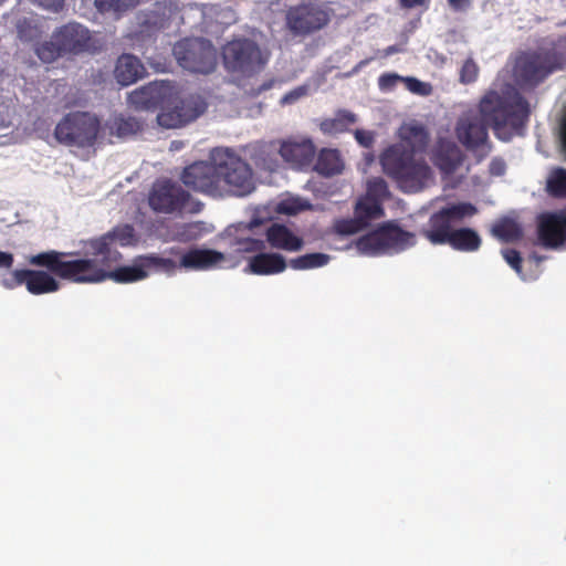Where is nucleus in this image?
<instances>
[{
	"instance_id": "f257e3e1",
	"label": "nucleus",
	"mask_w": 566,
	"mask_h": 566,
	"mask_svg": "<svg viewBox=\"0 0 566 566\" xmlns=\"http://www.w3.org/2000/svg\"><path fill=\"white\" fill-rule=\"evenodd\" d=\"M135 241L134 227L119 224L85 242L92 258H76L75 252L50 250L32 255L29 262L35 266L48 268L59 279L72 283L92 284L108 279L117 283H130L148 275L138 258L133 265L119 266L113 271L111 268L122 260L123 255L117 248L132 245Z\"/></svg>"
},
{
	"instance_id": "f03ea898",
	"label": "nucleus",
	"mask_w": 566,
	"mask_h": 566,
	"mask_svg": "<svg viewBox=\"0 0 566 566\" xmlns=\"http://www.w3.org/2000/svg\"><path fill=\"white\" fill-rule=\"evenodd\" d=\"M527 101L513 87L501 92L488 91L479 103V116L465 115L458 119L455 136L469 150H476L488 143V127L504 142L522 135L528 122Z\"/></svg>"
},
{
	"instance_id": "7ed1b4c3",
	"label": "nucleus",
	"mask_w": 566,
	"mask_h": 566,
	"mask_svg": "<svg viewBox=\"0 0 566 566\" xmlns=\"http://www.w3.org/2000/svg\"><path fill=\"white\" fill-rule=\"evenodd\" d=\"M384 172L403 192L421 191L432 178V170L422 156L408 150L405 144H394L380 155Z\"/></svg>"
},
{
	"instance_id": "20e7f679",
	"label": "nucleus",
	"mask_w": 566,
	"mask_h": 566,
	"mask_svg": "<svg viewBox=\"0 0 566 566\" xmlns=\"http://www.w3.org/2000/svg\"><path fill=\"white\" fill-rule=\"evenodd\" d=\"M93 48L91 31L85 25L72 21L56 28L50 40L36 44L34 52L43 63H52L59 57L90 52Z\"/></svg>"
},
{
	"instance_id": "39448f33",
	"label": "nucleus",
	"mask_w": 566,
	"mask_h": 566,
	"mask_svg": "<svg viewBox=\"0 0 566 566\" xmlns=\"http://www.w3.org/2000/svg\"><path fill=\"white\" fill-rule=\"evenodd\" d=\"M101 132L99 118L90 112H71L54 128V138L61 145L90 148L96 144Z\"/></svg>"
},
{
	"instance_id": "423d86ee",
	"label": "nucleus",
	"mask_w": 566,
	"mask_h": 566,
	"mask_svg": "<svg viewBox=\"0 0 566 566\" xmlns=\"http://www.w3.org/2000/svg\"><path fill=\"white\" fill-rule=\"evenodd\" d=\"M476 213L478 208L471 202L447 205L430 216L428 227L420 234L433 245L447 244L457 227Z\"/></svg>"
},
{
	"instance_id": "0eeeda50",
	"label": "nucleus",
	"mask_w": 566,
	"mask_h": 566,
	"mask_svg": "<svg viewBox=\"0 0 566 566\" xmlns=\"http://www.w3.org/2000/svg\"><path fill=\"white\" fill-rule=\"evenodd\" d=\"M177 63L193 73L209 74L217 65V53L209 40L186 38L178 41L172 49Z\"/></svg>"
},
{
	"instance_id": "6e6552de",
	"label": "nucleus",
	"mask_w": 566,
	"mask_h": 566,
	"mask_svg": "<svg viewBox=\"0 0 566 566\" xmlns=\"http://www.w3.org/2000/svg\"><path fill=\"white\" fill-rule=\"evenodd\" d=\"M217 158H221V197L224 193L243 197L254 190L252 169L245 161L228 149L218 150Z\"/></svg>"
},
{
	"instance_id": "1a4fd4ad",
	"label": "nucleus",
	"mask_w": 566,
	"mask_h": 566,
	"mask_svg": "<svg viewBox=\"0 0 566 566\" xmlns=\"http://www.w3.org/2000/svg\"><path fill=\"white\" fill-rule=\"evenodd\" d=\"M218 150L222 149L216 148L212 151V163L196 161L185 167L180 179L186 187L201 193L221 197V158H217Z\"/></svg>"
},
{
	"instance_id": "9d476101",
	"label": "nucleus",
	"mask_w": 566,
	"mask_h": 566,
	"mask_svg": "<svg viewBox=\"0 0 566 566\" xmlns=\"http://www.w3.org/2000/svg\"><path fill=\"white\" fill-rule=\"evenodd\" d=\"M222 59L228 71L241 74H252L266 63L258 44L249 39L228 42L223 46Z\"/></svg>"
},
{
	"instance_id": "9b49d317",
	"label": "nucleus",
	"mask_w": 566,
	"mask_h": 566,
	"mask_svg": "<svg viewBox=\"0 0 566 566\" xmlns=\"http://www.w3.org/2000/svg\"><path fill=\"white\" fill-rule=\"evenodd\" d=\"M559 66L558 56L555 52L532 51L522 54L517 59L516 74L523 83L536 86Z\"/></svg>"
},
{
	"instance_id": "f8f14e48",
	"label": "nucleus",
	"mask_w": 566,
	"mask_h": 566,
	"mask_svg": "<svg viewBox=\"0 0 566 566\" xmlns=\"http://www.w3.org/2000/svg\"><path fill=\"white\" fill-rule=\"evenodd\" d=\"M45 269L48 271L30 269L13 270L4 275L0 283L8 290L24 285L28 292L33 295L57 292L61 285L54 276H59L52 273L48 268Z\"/></svg>"
},
{
	"instance_id": "ddd939ff",
	"label": "nucleus",
	"mask_w": 566,
	"mask_h": 566,
	"mask_svg": "<svg viewBox=\"0 0 566 566\" xmlns=\"http://www.w3.org/2000/svg\"><path fill=\"white\" fill-rule=\"evenodd\" d=\"M331 20L329 11L316 2L301 3L286 13V23L295 34H310L321 30Z\"/></svg>"
},
{
	"instance_id": "4468645a",
	"label": "nucleus",
	"mask_w": 566,
	"mask_h": 566,
	"mask_svg": "<svg viewBox=\"0 0 566 566\" xmlns=\"http://www.w3.org/2000/svg\"><path fill=\"white\" fill-rule=\"evenodd\" d=\"M189 199V192L181 186L165 179L158 180L153 185L148 197V205L155 212L171 214L181 212Z\"/></svg>"
},
{
	"instance_id": "2eb2a0df",
	"label": "nucleus",
	"mask_w": 566,
	"mask_h": 566,
	"mask_svg": "<svg viewBox=\"0 0 566 566\" xmlns=\"http://www.w3.org/2000/svg\"><path fill=\"white\" fill-rule=\"evenodd\" d=\"M207 109V102L198 94H190L179 99L170 109H163L157 115V122L165 128L182 127L202 115Z\"/></svg>"
},
{
	"instance_id": "dca6fc26",
	"label": "nucleus",
	"mask_w": 566,
	"mask_h": 566,
	"mask_svg": "<svg viewBox=\"0 0 566 566\" xmlns=\"http://www.w3.org/2000/svg\"><path fill=\"white\" fill-rule=\"evenodd\" d=\"M385 214L382 205L376 200L360 197L354 208V217L339 219L335 222V232L342 235H352L368 228L373 221Z\"/></svg>"
},
{
	"instance_id": "f3484780",
	"label": "nucleus",
	"mask_w": 566,
	"mask_h": 566,
	"mask_svg": "<svg viewBox=\"0 0 566 566\" xmlns=\"http://www.w3.org/2000/svg\"><path fill=\"white\" fill-rule=\"evenodd\" d=\"M172 95V87L168 82H153L128 94V103L136 109L154 111L164 108Z\"/></svg>"
},
{
	"instance_id": "a211bd4d",
	"label": "nucleus",
	"mask_w": 566,
	"mask_h": 566,
	"mask_svg": "<svg viewBox=\"0 0 566 566\" xmlns=\"http://www.w3.org/2000/svg\"><path fill=\"white\" fill-rule=\"evenodd\" d=\"M279 154L283 160L296 170L312 168L316 147L311 138H287L281 142Z\"/></svg>"
},
{
	"instance_id": "6ab92c4d",
	"label": "nucleus",
	"mask_w": 566,
	"mask_h": 566,
	"mask_svg": "<svg viewBox=\"0 0 566 566\" xmlns=\"http://www.w3.org/2000/svg\"><path fill=\"white\" fill-rule=\"evenodd\" d=\"M565 210L546 212L538 217L537 240L546 249H557L566 242Z\"/></svg>"
},
{
	"instance_id": "aec40b11",
	"label": "nucleus",
	"mask_w": 566,
	"mask_h": 566,
	"mask_svg": "<svg viewBox=\"0 0 566 566\" xmlns=\"http://www.w3.org/2000/svg\"><path fill=\"white\" fill-rule=\"evenodd\" d=\"M269 244L279 250L295 252L303 248V239L295 235L285 224L272 223L265 231Z\"/></svg>"
},
{
	"instance_id": "412c9836",
	"label": "nucleus",
	"mask_w": 566,
	"mask_h": 566,
	"mask_svg": "<svg viewBox=\"0 0 566 566\" xmlns=\"http://www.w3.org/2000/svg\"><path fill=\"white\" fill-rule=\"evenodd\" d=\"M144 73L143 63L133 54L124 53L116 61L114 76L122 86L134 84L143 77Z\"/></svg>"
},
{
	"instance_id": "4be33fe9",
	"label": "nucleus",
	"mask_w": 566,
	"mask_h": 566,
	"mask_svg": "<svg viewBox=\"0 0 566 566\" xmlns=\"http://www.w3.org/2000/svg\"><path fill=\"white\" fill-rule=\"evenodd\" d=\"M224 261V254L211 249H191L180 260V266L191 270H208Z\"/></svg>"
},
{
	"instance_id": "5701e85b",
	"label": "nucleus",
	"mask_w": 566,
	"mask_h": 566,
	"mask_svg": "<svg viewBox=\"0 0 566 566\" xmlns=\"http://www.w3.org/2000/svg\"><path fill=\"white\" fill-rule=\"evenodd\" d=\"M400 144H405L408 150L416 154L423 153L429 144V132L424 125L411 122L403 124L399 129Z\"/></svg>"
},
{
	"instance_id": "b1692460",
	"label": "nucleus",
	"mask_w": 566,
	"mask_h": 566,
	"mask_svg": "<svg viewBox=\"0 0 566 566\" xmlns=\"http://www.w3.org/2000/svg\"><path fill=\"white\" fill-rule=\"evenodd\" d=\"M249 271L256 275L282 273L286 269L285 259L279 253H258L249 260Z\"/></svg>"
},
{
	"instance_id": "393cba45",
	"label": "nucleus",
	"mask_w": 566,
	"mask_h": 566,
	"mask_svg": "<svg viewBox=\"0 0 566 566\" xmlns=\"http://www.w3.org/2000/svg\"><path fill=\"white\" fill-rule=\"evenodd\" d=\"M386 250H394L396 252L403 251L416 244V234L406 230L392 222H386L382 226Z\"/></svg>"
},
{
	"instance_id": "a878e982",
	"label": "nucleus",
	"mask_w": 566,
	"mask_h": 566,
	"mask_svg": "<svg viewBox=\"0 0 566 566\" xmlns=\"http://www.w3.org/2000/svg\"><path fill=\"white\" fill-rule=\"evenodd\" d=\"M312 167L318 175L331 177L340 174L344 164L337 149L323 148Z\"/></svg>"
},
{
	"instance_id": "bb28decb",
	"label": "nucleus",
	"mask_w": 566,
	"mask_h": 566,
	"mask_svg": "<svg viewBox=\"0 0 566 566\" xmlns=\"http://www.w3.org/2000/svg\"><path fill=\"white\" fill-rule=\"evenodd\" d=\"M447 244L458 251L473 252L481 247V238L471 228H457Z\"/></svg>"
},
{
	"instance_id": "cd10ccee",
	"label": "nucleus",
	"mask_w": 566,
	"mask_h": 566,
	"mask_svg": "<svg viewBox=\"0 0 566 566\" xmlns=\"http://www.w3.org/2000/svg\"><path fill=\"white\" fill-rule=\"evenodd\" d=\"M355 247L359 253L366 255H378L387 252L382 227L361 235L355 242Z\"/></svg>"
},
{
	"instance_id": "c85d7f7f",
	"label": "nucleus",
	"mask_w": 566,
	"mask_h": 566,
	"mask_svg": "<svg viewBox=\"0 0 566 566\" xmlns=\"http://www.w3.org/2000/svg\"><path fill=\"white\" fill-rule=\"evenodd\" d=\"M142 129V123L134 117H115L109 125V132L119 138L137 134Z\"/></svg>"
},
{
	"instance_id": "c756f323",
	"label": "nucleus",
	"mask_w": 566,
	"mask_h": 566,
	"mask_svg": "<svg viewBox=\"0 0 566 566\" xmlns=\"http://www.w3.org/2000/svg\"><path fill=\"white\" fill-rule=\"evenodd\" d=\"M356 115L349 111L340 109L335 118L326 119L322 124V128L329 133L345 132L350 125L355 124Z\"/></svg>"
},
{
	"instance_id": "7c9ffc66",
	"label": "nucleus",
	"mask_w": 566,
	"mask_h": 566,
	"mask_svg": "<svg viewBox=\"0 0 566 566\" xmlns=\"http://www.w3.org/2000/svg\"><path fill=\"white\" fill-rule=\"evenodd\" d=\"M492 233L502 241L510 242L522 237V229L514 220L503 219L493 226Z\"/></svg>"
},
{
	"instance_id": "2f4dec72",
	"label": "nucleus",
	"mask_w": 566,
	"mask_h": 566,
	"mask_svg": "<svg viewBox=\"0 0 566 566\" xmlns=\"http://www.w3.org/2000/svg\"><path fill=\"white\" fill-rule=\"evenodd\" d=\"M329 259L325 253H307L292 259L290 265L294 270H308L326 265Z\"/></svg>"
},
{
	"instance_id": "473e14b6",
	"label": "nucleus",
	"mask_w": 566,
	"mask_h": 566,
	"mask_svg": "<svg viewBox=\"0 0 566 566\" xmlns=\"http://www.w3.org/2000/svg\"><path fill=\"white\" fill-rule=\"evenodd\" d=\"M139 0H95V7L101 13L122 15L127 10L135 8Z\"/></svg>"
},
{
	"instance_id": "72a5a7b5",
	"label": "nucleus",
	"mask_w": 566,
	"mask_h": 566,
	"mask_svg": "<svg viewBox=\"0 0 566 566\" xmlns=\"http://www.w3.org/2000/svg\"><path fill=\"white\" fill-rule=\"evenodd\" d=\"M140 264L145 271L155 270L166 273H172L177 265L174 260L161 258L156 254L138 256Z\"/></svg>"
},
{
	"instance_id": "f704fd0d",
	"label": "nucleus",
	"mask_w": 566,
	"mask_h": 566,
	"mask_svg": "<svg viewBox=\"0 0 566 566\" xmlns=\"http://www.w3.org/2000/svg\"><path fill=\"white\" fill-rule=\"evenodd\" d=\"M547 192L554 198H566V169H554L546 184Z\"/></svg>"
},
{
	"instance_id": "c9c22d12",
	"label": "nucleus",
	"mask_w": 566,
	"mask_h": 566,
	"mask_svg": "<svg viewBox=\"0 0 566 566\" xmlns=\"http://www.w3.org/2000/svg\"><path fill=\"white\" fill-rule=\"evenodd\" d=\"M376 200L382 205V201L389 197L388 185L382 178H374L367 182L366 193L363 196Z\"/></svg>"
},
{
	"instance_id": "e433bc0d",
	"label": "nucleus",
	"mask_w": 566,
	"mask_h": 566,
	"mask_svg": "<svg viewBox=\"0 0 566 566\" xmlns=\"http://www.w3.org/2000/svg\"><path fill=\"white\" fill-rule=\"evenodd\" d=\"M479 71L475 61L472 57H468L460 70V82L462 84L474 83L478 80Z\"/></svg>"
},
{
	"instance_id": "4c0bfd02",
	"label": "nucleus",
	"mask_w": 566,
	"mask_h": 566,
	"mask_svg": "<svg viewBox=\"0 0 566 566\" xmlns=\"http://www.w3.org/2000/svg\"><path fill=\"white\" fill-rule=\"evenodd\" d=\"M235 244L238 245L239 252L244 253H252V252H259L261 253L263 250H265V242L261 239H254V238H241L235 241Z\"/></svg>"
},
{
	"instance_id": "58836bf2",
	"label": "nucleus",
	"mask_w": 566,
	"mask_h": 566,
	"mask_svg": "<svg viewBox=\"0 0 566 566\" xmlns=\"http://www.w3.org/2000/svg\"><path fill=\"white\" fill-rule=\"evenodd\" d=\"M502 255L504 260L511 265V268L516 271V273H522V256L517 250L504 249L502 250Z\"/></svg>"
},
{
	"instance_id": "ea45409f",
	"label": "nucleus",
	"mask_w": 566,
	"mask_h": 566,
	"mask_svg": "<svg viewBox=\"0 0 566 566\" xmlns=\"http://www.w3.org/2000/svg\"><path fill=\"white\" fill-rule=\"evenodd\" d=\"M403 78L398 74L394 73H384L378 78V86L381 91H390L392 90L399 81Z\"/></svg>"
},
{
	"instance_id": "a19ab883",
	"label": "nucleus",
	"mask_w": 566,
	"mask_h": 566,
	"mask_svg": "<svg viewBox=\"0 0 566 566\" xmlns=\"http://www.w3.org/2000/svg\"><path fill=\"white\" fill-rule=\"evenodd\" d=\"M33 4L41 7L44 10L57 13L63 10L64 0H30Z\"/></svg>"
},
{
	"instance_id": "79ce46f5",
	"label": "nucleus",
	"mask_w": 566,
	"mask_h": 566,
	"mask_svg": "<svg viewBox=\"0 0 566 566\" xmlns=\"http://www.w3.org/2000/svg\"><path fill=\"white\" fill-rule=\"evenodd\" d=\"M406 83H407V87L412 93H417L420 95H427L430 92L428 84H426L417 78L408 77V78H406Z\"/></svg>"
},
{
	"instance_id": "37998d69",
	"label": "nucleus",
	"mask_w": 566,
	"mask_h": 566,
	"mask_svg": "<svg viewBox=\"0 0 566 566\" xmlns=\"http://www.w3.org/2000/svg\"><path fill=\"white\" fill-rule=\"evenodd\" d=\"M306 93V88L303 87V86H300V87H296L294 88L293 91L286 93L282 98H281V104L282 105H287V104H293L294 102H296L300 97L304 96Z\"/></svg>"
},
{
	"instance_id": "c03bdc74",
	"label": "nucleus",
	"mask_w": 566,
	"mask_h": 566,
	"mask_svg": "<svg viewBox=\"0 0 566 566\" xmlns=\"http://www.w3.org/2000/svg\"><path fill=\"white\" fill-rule=\"evenodd\" d=\"M355 138L359 145L366 148L370 147L374 143L373 134L363 129H356Z\"/></svg>"
},
{
	"instance_id": "a18cd8bd",
	"label": "nucleus",
	"mask_w": 566,
	"mask_h": 566,
	"mask_svg": "<svg viewBox=\"0 0 566 566\" xmlns=\"http://www.w3.org/2000/svg\"><path fill=\"white\" fill-rule=\"evenodd\" d=\"M454 12H464L472 6V0H447Z\"/></svg>"
},
{
	"instance_id": "49530a36",
	"label": "nucleus",
	"mask_w": 566,
	"mask_h": 566,
	"mask_svg": "<svg viewBox=\"0 0 566 566\" xmlns=\"http://www.w3.org/2000/svg\"><path fill=\"white\" fill-rule=\"evenodd\" d=\"M505 163L501 158H493L490 163V174L493 176H502L505 172Z\"/></svg>"
},
{
	"instance_id": "de8ad7c7",
	"label": "nucleus",
	"mask_w": 566,
	"mask_h": 566,
	"mask_svg": "<svg viewBox=\"0 0 566 566\" xmlns=\"http://www.w3.org/2000/svg\"><path fill=\"white\" fill-rule=\"evenodd\" d=\"M13 255L9 252L0 251V268L10 269L13 264Z\"/></svg>"
},
{
	"instance_id": "09e8293b",
	"label": "nucleus",
	"mask_w": 566,
	"mask_h": 566,
	"mask_svg": "<svg viewBox=\"0 0 566 566\" xmlns=\"http://www.w3.org/2000/svg\"><path fill=\"white\" fill-rule=\"evenodd\" d=\"M197 230V227L195 224H186L182 228V232L179 233V235L185 240L193 239L196 235L195 231Z\"/></svg>"
},
{
	"instance_id": "8fccbe9b",
	"label": "nucleus",
	"mask_w": 566,
	"mask_h": 566,
	"mask_svg": "<svg viewBox=\"0 0 566 566\" xmlns=\"http://www.w3.org/2000/svg\"><path fill=\"white\" fill-rule=\"evenodd\" d=\"M427 0H399L400 7L403 9H412L423 6Z\"/></svg>"
},
{
	"instance_id": "3c124183",
	"label": "nucleus",
	"mask_w": 566,
	"mask_h": 566,
	"mask_svg": "<svg viewBox=\"0 0 566 566\" xmlns=\"http://www.w3.org/2000/svg\"><path fill=\"white\" fill-rule=\"evenodd\" d=\"M457 167V164L452 163V161H448L447 164H442L441 165V168L448 172H451L455 169Z\"/></svg>"
},
{
	"instance_id": "603ef678",
	"label": "nucleus",
	"mask_w": 566,
	"mask_h": 566,
	"mask_svg": "<svg viewBox=\"0 0 566 566\" xmlns=\"http://www.w3.org/2000/svg\"><path fill=\"white\" fill-rule=\"evenodd\" d=\"M544 259L545 256H542L535 252L530 255V260L534 261L536 264H539L542 261H544Z\"/></svg>"
},
{
	"instance_id": "864d4df0",
	"label": "nucleus",
	"mask_w": 566,
	"mask_h": 566,
	"mask_svg": "<svg viewBox=\"0 0 566 566\" xmlns=\"http://www.w3.org/2000/svg\"><path fill=\"white\" fill-rule=\"evenodd\" d=\"M258 224H259V221L258 220H253V221L250 222V228H253V227H255Z\"/></svg>"
},
{
	"instance_id": "5fc2aeb1",
	"label": "nucleus",
	"mask_w": 566,
	"mask_h": 566,
	"mask_svg": "<svg viewBox=\"0 0 566 566\" xmlns=\"http://www.w3.org/2000/svg\"><path fill=\"white\" fill-rule=\"evenodd\" d=\"M392 52H396V49H395L394 46H390V48L388 49V53H392Z\"/></svg>"
},
{
	"instance_id": "6e6d98bb",
	"label": "nucleus",
	"mask_w": 566,
	"mask_h": 566,
	"mask_svg": "<svg viewBox=\"0 0 566 566\" xmlns=\"http://www.w3.org/2000/svg\"><path fill=\"white\" fill-rule=\"evenodd\" d=\"M284 210H285L286 212H290V213H292V212H294V211H295L294 209H291V208H284Z\"/></svg>"
}]
</instances>
